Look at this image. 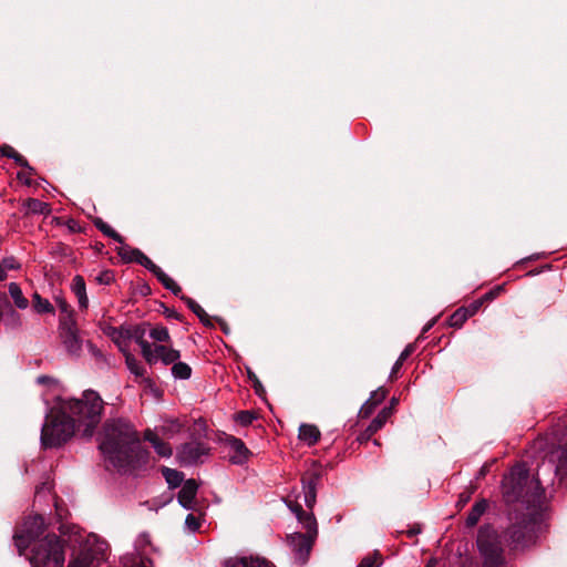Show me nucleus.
I'll use <instances>...</instances> for the list:
<instances>
[{
	"mask_svg": "<svg viewBox=\"0 0 567 567\" xmlns=\"http://www.w3.org/2000/svg\"><path fill=\"white\" fill-rule=\"evenodd\" d=\"M553 444L556 447L547 455L548 460L543 461L535 476L529 474L524 463H516L504 474L502 497L508 515L540 508L544 498L542 471H554L559 485L567 487V425L557 426Z\"/></svg>",
	"mask_w": 567,
	"mask_h": 567,
	"instance_id": "f257e3e1",
	"label": "nucleus"
},
{
	"mask_svg": "<svg viewBox=\"0 0 567 567\" xmlns=\"http://www.w3.org/2000/svg\"><path fill=\"white\" fill-rule=\"evenodd\" d=\"M104 402L93 390H85L82 398L62 399L50 408L41 427V447L59 449L68 443L78 430L83 427V436L92 437L101 422Z\"/></svg>",
	"mask_w": 567,
	"mask_h": 567,
	"instance_id": "f03ea898",
	"label": "nucleus"
},
{
	"mask_svg": "<svg viewBox=\"0 0 567 567\" xmlns=\"http://www.w3.org/2000/svg\"><path fill=\"white\" fill-rule=\"evenodd\" d=\"M71 550L68 567H99L104 559V543H91L78 527L60 526V535L47 534L31 548L32 567H63L64 548Z\"/></svg>",
	"mask_w": 567,
	"mask_h": 567,
	"instance_id": "7ed1b4c3",
	"label": "nucleus"
},
{
	"mask_svg": "<svg viewBox=\"0 0 567 567\" xmlns=\"http://www.w3.org/2000/svg\"><path fill=\"white\" fill-rule=\"evenodd\" d=\"M99 447L117 470H135L148 462L150 452L142 446L138 432L123 417L104 422Z\"/></svg>",
	"mask_w": 567,
	"mask_h": 567,
	"instance_id": "20e7f679",
	"label": "nucleus"
},
{
	"mask_svg": "<svg viewBox=\"0 0 567 567\" xmlns=\"http://www.w3.org/2000/svg\"><path fill=\"white\" fill-rule=\"evenodd\" d=\"M538 511H522L508 515L509 526L502 533L511 550L524 549L535 539V516Z\"/></svg>",
	"mask_w": 567,
	"mask_h": 567,
	"instance_id": "39448f33",
	"label": "nucleus"
},
{
	"mask_svg": "<svg viewBox=\"0 0 567 567\" xmlns=\"http://www.w3.org/2000/svg\"><path fill=\"white\" fill-rule=\"evenodd\" d=\"M477 547L483 558L484 567H504L506 564L503 534L489 525H483L477 533Z\"/></svg>",
	"mask_w": 567,
	"mask_h": 567,
	"instance_id": "423d86ee",
	"label": "nucleus"
},
{
	"mask_svg": "<svg viewBox=\"0 0 567 567\" xmlns=\"http://www.w3.org/2000/svg\"><path fill=\"white\" fill-rule=\"evenodd\" d=\"M45 530L44 518L42 515H34L28 517L21 527H19L14 535V545L18 548L19 555H23L24 550L33 545Z\"/></svg>",
	"mask_w": 567,
	"mask_h": 567,
	"instance_id": "0eeeda50",
	"label": "nucleus"
},
{
	"mask_svg": "<svg viewBox=\"0 0 567 567\" xmlns=\"http://www.w3.org/2000/svg\"><path fill=\"white\" fill-rule=\"evenodd\" d=\"M59 336L66 350L72 357H79L82 351V339L79 336V329L75 318L59 319Z\"/></svg>",
	"mask_w": 567,
	"mask_h": 567,
	"instance_id": "6e6552de",
	"label": "nucleus"
},
{
	"mask_svg": "<svg viewBox=\"0 0 567 567\" xmlns=\"http://www.w3.org/2000/svg\"><path fill=\"white\" fill-rule=\"evenodd\" d=\"M210 447L197 441L182 444L177 450V458L182 465H196L203 463L202 457L208 455Z\"/></svg>",
	"mask_w": 567,
	"mask_h": 567,
	"instance_id": "1a4fd4ad",
	"label": "nucleus"
},
{
	"mask_svg": "<svg viewBox=\"0 0 567 567\" xmlns=\"http://www.w3.org/2000/svg\"><path fill=\"white\" fill-rule=\"evenodd\" d=\"M322 478L320 467L313 466L301 476L302 489L305 495V504L311 511L317 499V486Z\"/></svg>",
	"mask_w": 567,
	"mask_h": 567,
	"instance_id": "9d476101",
	"label": "nucleus"
},
{
	"mask_svg": "<svg viewBox=\"0 0 567 567\" xmlns=\"http://www.w3.org/2000/svg\"><path fill=\"white\" fill-rule=\"evenodd\" d=\"M315 539L316 538L305 535L303 533H295L288 536L290 546L298 554L302 564L307 561Z\"/></svg>",
	"mask_w": 567,
	"mask_h": 567,
	"instance_id": "9b49d317",
	"label": "nucleus"
},
{
	"mask_svg": "<svg viewBox=\"0 0 567 567\" xmlns=\"http://www.w3.org/2000/svg\"><path fill=\"white\" fill-rule=\"evenodd\" d=\"M151 324L148 322H144V323H141V324H137V326H134L132 328H128V329H124V328H121V329H117V328H113V333L117 334L118 337L121 338H124V339H133L135 340V342L141 347L143 348V344H151L147 340H145V334H146V331H147V328L150 327Z\"/></svg>",
	"mask_w": 567,
	"mask_h": 567,
	"instance_id": "f8f14e48",
	"label": "nucleus"
},
{
	"mask_svg": "<svg viewBox=\"0 0 567 567\" xmlns=\"http://www.w3.org/2000/svg\"><path fill=\"white\" fill-rule=\"evenodd\" d=\"M225 443L231 449L234 454L230 456V461L234 464L241 465L244 464L249 456L251 455V452L247 449L245 443L233 435H226L225 436Z\"/></svg>",
	"mask_w": 567,
	"mask_h": 567,
	"instance_id": "ddd939ff",
	"label": "nucleus"
},
{
	"mask_svg": "<svg viewBox=\"0 0 567 567\" xmlns=\"http://www.w3.org/2000/svg\"><path fill=\"white\" fill-rule=\"evenodd\" d=\"M117 255L122 258L124 262H136L146 269L152 265V260L138 248L131 247H117Z\"/></svg>",
	"mask_w": 567,
	"mask_h": 567,
	"instance_id": "4468645a",
	"label": "nucleus"
},
{
	"mask_svg": "<svg viewBox=\"0 0 567 567\" xmlns=\"http://www.w3.org/2000/svg\"><path fill=\"white\" fill-rule=\"evenodd\" d=\"M198 484L194 478L184 482L181 491L177 494L178 503L186 509H192L194 499L196 497Z\"/></svg>",
	"mask_w": 567,
	"mask_h": 567,
	"instance_id": "2eb2a0df",
	"label": "nucleus"
},
{
	"mask_svg": "<svg viewBox=\"0 0 567 567\" xmlns=\"http://www.w3.org/2000/svg\"><path fill=\"white\" fill-rule=\"evenodd\" d=\"M225 567H275L272 563L265 558L236 557L225 560Z\"/></svg>",
	"mask_w": 567,
	"mask_h": 567,
	"instance_id": "dca6fc26",
	"label": "nucleus"
},
{
	"mask_svg": "<svg viewBox=\"0 0 567 567\" xmlns=\"http://www.w3.org/2000/svg\"><path fill=\"white\" fill-rule=\"evenodd\" d=\"M488 508V502L485 498H482L477 501L471 508L470 513L467 514L465 524L467 527H474L482 515L486 512Z\"/></svg>",
	"mask_w": 567,
	"mask_h": 567,
	"instance_id": "f3484780",
	"label": "nucleus"
},
{
	"mask_svg": "<svg viewBox=\"0 0 567 567\" xmlns=\"http://www.w3.org/2000/svg\"><path fill=\"white\" fill-rule=\"evenodd\" d=\"M72 291L78 297L79 305L81 309H86L89 306V299L86 296V288L84 278L80 275H76L72 281Z\"/></svg>",
	"mask_w": 567,
	"mask_h": 567,
	"instance_id": "a211bd4d",
	"label": "nucleus"
},
{
	"mask_svg": "<svg viewBox=\"0 0 567 567\" xmlns=\"http://www.w3.org/2000/svg\"><path fill=\"white\" fill-rule=\"evenodd\" d=\"M299 439L307 442L309 446H312L319 441L320 431L316 425L301 424L299 427Z\"/></svg>",
	"mask_w": 567,
	"mask_h": 567,
	"instance_id": "6ab92c4d",
	"label": "nucleus"
},
{
	"mask_svg": "<svg viewBox=\"0 0 567 567\" xmlns=\"http://www.w3.org/2000/svg\"><path fill=\"white\" fill-rule=\"evenodd\" d=\"M155 352L158 353L161 361L165 364H174L181 358L179 350L168 348L164 344H156Z\"/></svg>",
	"mask_w": 567,
	"mask_h": 567,
	"instance_id": "aec40b11",
	"label": "nucleus"
},
{
	"mask_svg": "<svg viewBox=\"0 0 567 567\" xmlns=\"http://www.w3.org/2000/svg\"><path fill=\"white\" fill-rule=\"evenodd\" d=\"M0 321L10 329H17L21 324L20 315L13 309L11 303L4 306V312L2 311Z\"/></svg>",
	"mask_w": 567,
	"mask_h": 567,
	"instance_id": "412c9836",
	"label": "nucleus"
},
{
	"mask_svg": "<svg viewBox=\"0 0 567 567\" xmlns=\"http://www.w3.org/2000/svg\"><path fill=\"white\" fill-rule=\"evenodd\" d=\"M92 223L94 226L105 236L112 238L113 240L123 244L124 237L120 235L116 230H114L109 224H106L101 217H92Z\"/></svg>",
	"mask_w": 567,
	"mask_h": 567,
	"instance_id": "4be33fe9",
	"label": "nucleus"
},
{
	"mask_svg": "<svg viewBox=\"0 0 567 567\" xmlns=\"http://www.w3.org/2000/svg\"><path fill=\"white\" fill-rule=\"evenodd\" d=\"M298 522L306 529L305 535L317 538L318 524H317V519L312 513H305L302 516L298 517Z\"/></svg>",
	"mask_w": 567,
	"mask_h": 567,
	"instance_id": "5701e85b",
	"label": "nucleus"
},
{
	"mask_svg": "<svg viewBox=\"0 0 567 567\" xmlns=\"http://www.w3.org/2000/svg\"><path fill=\"white\" fill-rule=\"evenodd\" d=\"M24 206L27 207L28 213L41 215H49L51 213L50 205L37 198H28L24 202Z\"/></svg>",
	"mask_w": 567,
	"mask_h": 567,
	"instance_id": "b1692460",
	"label": "nucleus"
},
{
	"mask_svg": "<svg viewBox=\"0 0 567 567\" xmlns=\"http://www.w3.org/2000/svg\"><path fill=\"white\" fill-rule=\"evenodd\" d=\"M9 293L19 309H25L28 307L29 300L23 296L22 290L17 282L9 284Z\"/></svg>",
	"mask_w": 567,
	"mask_h": 567,
	"instance_id": "393cba45",
	"label": "nucleus"
},
{
	"mask_svg": "<svg viewBox=\"0 0 567 567\" xmlns=\"http://www.w3.org/2000/svg\"><path fill=\"white\" fill-rule=\"evenodd\" d=\"M162 474L165 477L169 487L172 488L178 487L184 481V474L182 472H178L177 470L163 467Z\"/></svg>",
	"mask_w": 567,
	"mask_h": 567,
	"instance_id": "a878e982",
	"label": "nucleus"
},
{
	"mask_svg": "<svg viewBox=\"0 0 567 567\" xmlns=\"http://www.w3.org/2000/svg\"><path fill=\"white\" fill-rule=\"evenodd\" d=\"M383 426L384 424L382 423V421L374 417L369 424V426L362 433H360V435L358 436V441L360 443L368 442Z\"/></svg>",
	"mask_w": 567,
	"mask_h": 567,
	"instance_id": "bb28decb",
	"label": "nucleus"
},
{
	"mask_svg": "<svg viewBox=\"0 0 567 567\" xmlns=\"http://www.w3.org/2000/svg\"><path fill=\"white\" fill-rule=\"evenodd\" d=\"M33 308L39 313H53L54 308L48 299L42 298L38 292L32 296Z\"/></svg>",
	"mask_w": 567,
	"mask_h": 567,
	"instance_id": "cd10ccee",
	"label": "nucleus"
},
{
	"mask_svg": "<svg viewBox=\"0 0 567 567\" xmlns=\"http://www.w3.org/2000/svg\"><path fill=\"white\" fill-rule=\"evenodd\" d=\"M172 374L176 379L188 380L192 375V368L182 361H176L172 367Z\"/></svg>",
	"mask_w": 567,
	"mask_h": 567,
	"instance_id": "c85d7f7f",
	"label": "nucleus"
},
{
	"mask_svg": "<svg viewBox=\"0 0 567 567\" xmlns=\"http://www.w3.org/2000/svg\"><path fill=\"white\" fill-rule=\"evenodd\" d=\"M383 563L381 553L375 549L373 553L362 558L358 567H379Z\"/></svg>",
	"mask_w": 567,
	"mask_h": 567,
	"instance_id": "c756f323",
	"label": "nucleus"
},
{
	"mask_svg": "<svg viewBox=\"0 0 567 567\" xmlns=\"http://www.w3.org/2000/svg\"><path fill=\"white\" fill-rule=\"evenodd\" d=\"M467 319L468 316L466 315L465 307H461L451 315L449 318V324L458 329L465 323Z\"/></svg>",
	"mask_w": 567,
	"mask_h": 567,
	"instance_id": "7c9ffc66",
	"label": "nucleus"
},
{
	"mask_svg": "<svg viewBox=\"0 0 567 567\" xmlns=\"http://www.w3.org/2000/svg\"><path fill=\"white\" fill-rule=\"evenodd\" d=\"M125 363L128 370L136 377H143L145 374V369L138 363L135 357L128 352L125 353Z\"/></svg>",
	"mask_w": 567,
	"mask_h": 567,
	"instance_id": "2f4dec72",
	"label": "nucleus"
},
{
	"mask_svg": "<svg viewBox=\"0 0 567 567\" xmlns=\"http://www.w3.org/2000/svg\"><path fill=\"white\" fill-rule=\"evenodd\" d=\"M150 337L158 342H169L171 336L167 328L157 326L150 331Z\"/></svg>",
	"mask_w": 567,
	"mask_h": 567,
	"instance_id": "473e14b6",
	"label": "nucleus"
},
{
	"mask_svg": "<svg viewBox=\"0 0 567 567\" xmlns=\"http://www.w3.org/2000/svg\"><path fill=\"white\" fill-rule=\"evenodd\" d=\"M141 352L145 361L153 365L155 364L159 359L158 353L155 352V348H152V344H143V348H141Z\"/></svg>",
	"mask_w": 567,
	"mask_h": 567,
	"instance_id": "72a5a7b5",
	"label": "nucleus"
},
{
	"mask_svg": "<svg viewBox=\"0 0 567 567\" xmlns=\"http://www.w3.org/2000/svg\"><path fill=\"white\" fill-rule=\"evenodd\" d=\"M247 374L248 379L251 381V386L255 393L260 398L265 396L266 390L255 372L251 369H247Z\"/></svg>",
	"mask_w": 567,
	"mask_h": 567,
	"instance_id": "f704fd0d",
	"label": "nucleus"
},
{
	"mask_svg": "<svg viewBox=\"0 0 567 567\" xmlns=\"http://www.w3.org/2000/svg\"><path fill=\"white\" fill-rule=\"evenodd\" d=\"M256 417V414L248 410L239 411L235 414V421L243 426L250 425Z\"/></svg>",
	"mask_w": 567,
	"mask_h": 567,
	"instance_id": "c9c22d12",
	"label": "nucleus"
},
{
	"mask_svg": "<svg viewBox=\"0 0 567 567\" xmlns=\"http://www.w3.org/2000/svg\"><path fill=\"white\" fill-rule=\"evenodd\" d=\"M153 447L155 449L156 453L163 457H168L173 453L171 445L161 439L157 442H153Z\"/></svg>",
	"mask_w": 567,
	"mask_h": 567,
	"instance_id": "e433bc0d",
	"label": "nucleus"
},
{
	"mask_svg": "<svg viewBox=\"0 0 567 567\" xmlns=\"http://www.w3.org/2000/svg\"><path fill=\"white\" fill-rule=\"evenodd\" d=\"M56 303H58V307L61 311V316L60 318H65V317H70V318H74V310L72 309V307L66 302L65 299L63 298H56Z\"/></svg>",
	"mask_w": 567,
	"mask_h": 567,
	"instance_id": "4c0bfd02",
	"label": "nucleus"
},
{
	"mask_svg": "<svg viewBox=\"0 0 567 567\" xmlns=\"http://www.w3.org/2000/svg\"><path fill=\"white\" fill-rule=\"evenodd\" d=\"M181 300H183L188 309L197 317L200 315L203 316L205 310L193 298L188 296H181Z\"/></svg>",
	"mask_w": 567,
	"mask_h": 567,
	"instance_id": "58836bf2",
	"label": "nucleus"
},
{
	"mask_svg": "<svg viewBox=\"0 0 567 567\" xmlns=\"http://www.w3.org/2000/svg\"><path fill=\"white\" fill-rule=\"evenodd\" d=\"M388 393H389V391L381 386L371 393V396L369 400L372 403H375V405L378 406L380 403H382L386 399Z\"/></svg>",
	"mask_w": 567,
	"mask_h": 567,
	"instance_id": "ea45409f",
	"label": "nucleus"
},
{
	"mask_svg": "<svg viewBox=\"0 0 567 567\" xmlns=\"http://www.w3.org/2000/svg\"><path fill=\"white\" fill-rule=\"evenodd\" d=\"M95 280L100 284V285H111L114 280H115V276H114V272L113 270H110V269H106V270H103L96 278Z\"/></svg>",
	"mask_w": 567,
	"mask_h": 567,
	"instance_id": "a19ab883",
	"label": "nucleus"
},
{
	"mask_svg": "<svg viewBox=\"0 0 567 567\" xmlns=\"http://www.w3.org/2000/svg\"><path fill=\"white\" fill-rule=\"evenodd\" d=\"M503 291H504V286H496V287L492 288L489 291H487L486 293H484L481 297V299L484 303L489 302V301L494 300L495 298H497Z\"/></svg>",
	"mask_w": 567,
	"mask_h": 567,
	"instance_id": "79ce46f5",
	"label": "nucleus"
},
{
	"mask_svg": "<svg viewBox=\"0 0 567 567\" xmlns=\"http://www.w3.org/2000/svg\"><path fill=\"white\" fill-rule=\"evenodd\" d=\"M13 161L17 165L27 169L29 175H33L35 173L34 168L32 166H30L28 159L24 156H22L20 153H18L17 156H13Z\"/></svg>",
	"mask_w": 567,
	"mask_h": 567,
	"instance_id": "37998d69",
	"label": "nucleus"
},
{
	"mask_svg": "<svg viewBox=\"0 0 567 567\" xmlns=\"http://www.w3.org/2000/svg\"><path fill=\"white\" fill-rule=\"evenodd\" d=\"M375 408V403H372L370 400H368L360 409L359 416L362 419L369 417L373 413Z\"/></svg>",
	"mask_w": 567,
	"mask_h": 567,
	"instance_id": "c03bdc74",
	"label": "nucleus"
},
{
	"mask_svg": "<svg viewBox=\"0 0 567 567\" xmlns=\"http://www.w3.org/2000/svg\"><path fill=\"white\" fill-rule=\"evenodd\" d=\"M185 524H186L187 528L192 532H196L200 527L199 519L196 516H194L193 514H188L186 516Z\"/></svg>",
	"mask_w": 567,
	"mask_h": 567,
	"instance_id": "a18cd8bd",
	"label": "nucleus"
},
{
	"mask_svg": "<svg viewBox=\"0 0 567 567\" xmlns=\"http://www.w3.org/2000/svg\"><path fill=\"white\" fill-rule=\"evenodd\" d=\"M484 305L481 298L474 300L470 306L465 307L466 315L468 318L473 317L477 311L481 309V307Z\"/></svg>",
	"mask_w": 567,
	"mask_h": 567,
	"instance_id": "49530a36",
	"label": "nucleus"
},
{
	"mask_svg": "<svg viewBox=\"0 0 567 567\" xmlns=\"http://www.w3.org/2000/svg\"><path fill=\"white\" fill-rule=\"evenodd\" d=\"M0 154L2 156L13 159V156H17L18 152L12 146L3 144L0 146Z\"/></svg>",
	"mask_w": 567,
	"mask_h": 567,
	"instance_id": "de8ad7c7",
	"label": "nucleus"
},
{
	"mask_svg": "<svg viewBox=\"0 0 567 567\" xmlns=\"http://www.w3.org/2000/svg\"><path fill=\"white\" fill-rule=\"evenodd\" d=\"M161 307L163 308V313L167 317V318H174L178 321H183V316L178 312H176L174 309H171L168 307H166L164 303H161Z\"/></svg>",
	"mask_w": 567,
	"mask_h": 567,
	"instance_id": "09e8293b",
	"label": "nucleus"
},
{
	"mask_svg": "<svg viewBox=\"0 0 567 567\" xmlns=\"http://www.w3.org/2000/svg\"><path fill=\"white\" fill-rule=\"evenodd\" d=\"M393 409L392 406H384L379 413L378 415L375 416L378 420H381L383 424H385V422L388 421V419L392 415L393 413Z\"/></svg>",
	"mask_w": 567,
	"mask_h": 567,
	"instance_id": "8fccbe9b",
	"label": "nucleus"
},
{
	"mask_svg": "<svg viewBox=\"0 0 567 567\" xmlns=\"http://www.w3.org/2000/svg\"><path fill=\"white\" fill-rule=\"evenodd\" d=\"M148 271H151L156 278L157 280L161 282L167 275L154 262H152V265L148 267L147 269Z\"/></svg>",
	"mask_w": 567,
	"mask_h": 567,
	"instance_id": "3c124183",
	"label": "nucleus"
},
{
	"mask_svg": "<svg viewBox=\"0 0 567 567\" xmlns=\"http://www.w3.org/2000/svg\"><path fill=\"white\" fill-rule=\"evenodd\" d=\"M415 350V347L413 343H410L405 347V349L401 352L399 357V361L404 362Z\"/></svg>",
	"mask_w": 567,
	"mask_h": 567,
	"instance_id": "603ef678",
	"label": "nucleus"
},
{
	"mask_svg": "<svg viewBox=\"0 0 567 567\" xmlns=\"http://www.w3.org/2000/svg\"><path fill=\"white\" fill-rule=\"evenodd\" d=\"M144 439L146 441H148L152 445H153V442H157L159 440V437L156 435V433H154L152 430L147 429L145 432H144Z\"/></svg>",
	"mask_w": 567,
	"mask_h": 567,
	"instance_id": "864d4df0",
	"label": "nucleus"
},
{
	"mask_svg": "<svg viewBox=\"0 0 567 567\" xmlns=\"http://www.w3.org/2000/svg\"><path fill=\"white\" fill-rule=\"evenodd\" d=\"M289 507L296 514L297 518L307 513L299 503H293L289 505Z\"/></svg>",
	"mask_w": 567,
	"mask_h": 567,
	"instance_id": "5fc2aeb1",
	"label": "nucleus"
},
{
	"mask_svg": "<svg viewBox=\"0 0 567 567\" xmlns=\"http://www.w3.org/2000/svg\"><path fill=\"white\" fill-rule=\"evenodd\" d=\"M37 382L42 385H50L52 383H55V380L49 375H40L38 377Z\"/></svg>",
	"mask_w": 567,
	"mask_h": 567,
	"instance_id": "6e6d98bb",
	"label": "nucleus"
},
{
	"mask_svg": "<svg viewBox=\"0 0 567 567\" xmlns=\"http://www.w3.org/2000/svg\"><path fill=\"white\" fill-rule=\"evenodd\" d=\"M215 320L218 322L220 329L223 330V332L225 334H229L230 333V328H229L228 323L224 319L216 317Z\"/></svg>",
	"mask_w": 567,
	"mask_h": 567,
	"instance_id": "4d7b16f0",
	"label": "nucleus"
},
{
	"mask_svg": "<svg viewBox=\"0 0 567 567\" xmlns=\"http://www.w3.org/2000/svg\"><path fill=\"white\" fill-rule=\"evenodd\" d=\"M402 365H403V362H401L399 360L395 361V363H394V365L392 367V370H391V374H390L391 379L396 378V374L401 370Z\"/></svg>",
	"mask_w": 567,
	"mask_h": 567,
	"instance_id": "13d9d810",
	"label": "nucleus"
},
{
	"mask_svg": "<svg viewBox=\"0 0 567 567\" xmlns=\"http://www.w3.org/2000/svg\"><path fill=\"white\" fill-rule=\"evenodd\" d=\"M198 319L200 320V322H202L204 326H206V327H214V326H213V322H212V318L207 315V312H206V311H204L203 317H202V315H200V316H198Z\"/></svg>",
	"mask_w": 567,
	"mask_h": 567,
	"instance_id": "bf43d9fd",
	"label": "nucleus"
},
{
	"mask_svg": "<svg viewBox=\"0 0 567 567\" xmlns=\"http://www.w3.org/2000/svg\"><path fill=\"white\" fill-rule=\"evenodd\" d=\"M421 530H422L421 525L415 524V525H413L409 530H406V535H408L409 537H414V536H416L417 534H420V533H421Z\"/></svg>",
	"mask_w": 567,
	"mask_h": 567,
	"instance_id": "052dcab7",
	"label": "nucleus"
},
{
	"mask_svg": "<svg viewBox=\"0 0 567 567\" xmlns=\"http://www.w3.org/2000/svg\"><path fill=\"white\" fill-rule=\"evenodd\" d=\"M29 174L28 172H19L17 174V178L20 179V181H23L25 185L30 186L32 184L31 179L29 178Z\"/></svg>",
	"mask_w": 567,
	"mask_h": 567,
	"instance_id": "680f3d73",
	"label": "nucleus"
},
{
	"mask_svg": "<svg viewBox=\"0 0 567 567\" xmlns=\"http://www.w3.org/2000/svg\"><path fill=\"white\" fill-rule=\"evenodd\" d=\"M68 227L71 231L73 233H78V231H81V227L80 225L73 220V219H70L69 223H68Z\"/></svg>",
	"mask_w": 567,
	"mask_h": 567,
	"instance_id": "e2e57ef3",
	"label": "nucleus"
},
{
	"mask_svg": "<svg viewBox=\"0 0 567 567\" xmlns=\"http://www.w3.org/2000/svg\"><path fill=\"white\" fill-rule=\"evenodd\" d=\"M470 498H471V492L470 493H465L464 492V493L460 494L458 503L464 505V504H466L470 501Z\"/></svg>",
	"mask_w": 567,
	"mask_h": 567,
	"instance_id": "0e129e2a",
	"label": "nucleus"
},
{
	"mask_svg": "<svg viewBox=\"0 0 567 567\" xmlns=\"http://www.w3.org/2000/svg\"><path fill=\"white\" fill-rule=\"evenodd\" d=\"M2 266L4 267V269H14L16 268L13 259H4Z\"/></svg>",
	"mask_w": 567,
	"mask_h": 567,
	"instance_id": "69168bd1",
	"label": "nucleus"
},
{
	"mask_svg": "<svg viewBox=\"0 0 567 567\" xmlns=\"http://www.w3.org/2000/svg\"><path fill=\"white\" fill-rule=\"evenodd\" d=\"M171 291H172V293H173V295H175L176 297H179V298H181V296H184V295L182 293V288H181L177 284L174 286V288H172V289H171Z\"/></svg>",
	"mask_w": 567,
	"mask_h": 567,
	"instance_id": "338daca9",
	"label": "nucleus"
},
{
	"mask_svg": "<svg viewBox=\"0 0 567 567\" xmlns=\"http://www.w3.org/2000/svg\"><path fill=\"white\" fill-rule=\"evenodd\" d=\"M141 293L143 296H148L151 293V287L148 285H143L142 289H141Z\"/></svg>",
	"mask_w": 567,
	"mask_h": 567,
	"instance_id": "774afa93",
	"label": "nucleus"
}]
</instances>
